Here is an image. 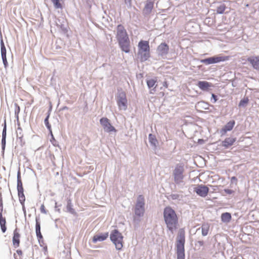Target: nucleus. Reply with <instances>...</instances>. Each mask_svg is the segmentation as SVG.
<instances>
[{"mask_svg":"<svg viewBox=\"0 0 259 259\" xmlns=\"http://www.w3.org/2000/svg\"><path fill=\"white\" fill-rule=\"evenodd\" d=\"M49 116L48 115L45 120V123L48 129L51 130V125L49 124L48 118Z\"/></svg>","mask_w":259,"mask_h":259,"instance_id":"39","label":"nucleus"},{"mask_svg":"<svg viewBox=\"0 0 259 259\" xmlns=\"http://www.w3.org/2000/svg\"><path fill=\"white\" fill-rule=\"evenodd\" d=\"M249 102V99L247 97L244 98L243 99L241 100L239 103V107H245L247 103Z\"/></svg>","mask_w":259,"mask_h":259,"instance_id":"29","label":"nucleus"},{"mask_svg":"<svg viewBox=\"0 0 259 259\" xmlns=\"http://www.w3.org/2000/svg\"><path fill=\"white\" fill-rule=\"evenodd\" d=\"M142 217H139L135 215L134 217V223L135 227H138L139 226V224L141 221V218Z\"/></svg>","mask_w":259,"mask_h":259,"instance_id":"32","label":"nucleus"},{"mask_svg":"<svg viewBox=\"0 0 259 259\" xmlns=\"http://www.w3.org/2000/svg\"><path fill=\"white\" fill-rule=\"evenodd\" d=\"M185 242V233L183 229L179 231L177 240V259H185L184 245Z\"/></svg>","mask_w":259,"mask_h":259,"instance_id":"3","label":"nucleus"},{"mask_svg":"<svg viewBox=\"0 0 259 259\" xmlns=\"http://www.w3.org/2000/svg\"><path fill=\"white\" fill-rule=\"evenodd\" d=\"M235 124V121L234 120L229 121L227 124L221 130L220 133L222 135L225 134L227 132L231 131Z\"/></svg>","mask_w":259,"mask_h":259,"instance_id":"15","label":"nucleus"},{"mask_svg":"<svg viewBox=\"0 0 259 259\" xmlns=\"http://www.w3.org/2000/svg\"><path fill=\"white\" fill-rule=\"evenodd\" d=\"M184 166L181 164H177L172 172L174 182L180 188H183L185 185L184 181Z\"/></svg>","mask_w":259,"mask_h":259,"instance_id":"5","label":"nucleus"},{"mask_svg":"<svg viewBox=\"0 0 259 259\" xmlns=\"http://www.w3.org/2000/svg\"><path fill=\"white\" fill-rule=\"evenodd\" d=\"M1 55L3 60V62L5 68H7L8 66V62L7 59L6 53L7 50L5 47L3 40L2 39L1 41Z\"/></svg>","mask_w":259,"mask_h":259,"instance_id":"13","label":"nucleus"},{"mask_svg":"<svg viewBox=\"0 0 259 259\" xmlns=\"http://www.w3.org/2000/svg\"><path fill=\"white\" fill-rule=\"evenodd\" d=\"M114 246L117 250H120L122 247V239L123 236L121 233L116 229H114Z\"/></svg>","mask_w":259,"mask_h":259,"instance_id":"9","label":"nucleus"},{"mask_svg":"<svg viewBox=\"0 0 259 259\" xmlns=\"http://www.w3.org/2000/svg\"><path fill=\"white\" fill-rule=\"evenodd\" d=\"M194 191L199 196L205 197L208 194L209 188L207 186L203 185H198L195 188Z\"/></svg>","mask_w":259,"mask_h":259,"instance_id":"10","label":"nucleus"},{"mask_svg":"<svg viewBox=\"0 0 259 259\" xmlns=\"http://www.w3.org/2000/svg\"><path fill=\"white\" fill-rule=\"evenodd\" d=\"M2 137L6 138V123L5 122L4 127L2 133Z\"/></svg>","mask_w":259,"mask_h":259,"instance_id":"40","label":"nucleus"},{"mask_svg":"<svg viewBox=\"0 0 259 259\" xmlns=\"http://www.w3.org/2000/svg\"><path fill=\"white\" fill-rule=\"evenodd\" d=\"M40 212L42 213H47V210H46L44 204H42L40 207Z\"/></svg>","mask_w":259,"mask_h":259,"instance_id":"38","label":"nucleus"},{"mask_svg":"<svg viewBox=\"0 0 259 259\" xmlns=\"http://www.w3.org/2000/svg\"><path fill=\"white\" fill-rule=\"evenodd\" d=\"M20 235L17 229L14 231V235L13 237V244L15 248L18 247L20 245Z\"/></svg>","mask_w":259,"mask_h":259,"instance_id":"19","label":"nucleus"},{"mask_svg":"<svg viewBox=\"0 0 259 259\" xmlns=\"http://www.w3.org/2000/svg\"><path fill=\"white\" fill-rule=\"evenodd\" d=\"M218 100V97L217 95H215L214 94L212 93L211 94V101L212 103H215Z\"/></svg>","mask_w":259,"mask_h":259,"instance_id":"37","label":"nucleus"},{"mask_svg":"<svg viewBox=\"0 0 259 259\" xmlns=\"http://www.w3.org/2000/svg\"><path fill=\"white\" fill-rule=\"evenodd\" d=\"M204 245L203 241H198L196 243V245H198L199 247L203 246Z\"/></svg>","mask_w":259,"mask_h":259,"instance_id":"44","label":"nucleus"},{"mask_svg":"<svg viewBox=\"0 0 259 259\" xmlns=\"http://www.w3.org/2000/svg\"><path fill=\"white\" fill-rule=\"evenodd\" d=\"M236 141V138H227L222 142V146L225 148H228L229 147L233 145Z\"/></svg>","mask_w":259,"mask_h":259,"instance_id":"21","label":"nucleus"},{"mask_svg":"<svg viewBox=\"0 0 259 259\" xmlns=\"http://www.w3.org/2000/svg\"><path fill=\"white\" fill-rule=\"evenodd\" d=\"M138 55L140 56V61H147L150 57L149 43L146 40H140L138 45Z\"/></svg>","mask_w":259,"mask_h":259,"instance_id":"4","label":"nucleus"},{"mask_svg":"<svg viewBox=\"0 0 259 259\" xmlns=\"http://www.w3.org/2000/svg\"><path fill=\"white\" fill-rule=\"evenodd\" d=\"M183 198V196L181 195H180V194H176V193H175V194H170L169 196H168V199H172V200H180L182 199V198Z\"/></svg>","mask_w":259,"mask_h":259,"instance_id":"27","label":"nucleus"},{"mask_svg":"<svg viewBox=\"0 0 259 259\" xmlns=\"http://www.w3.org/2000/svg\"><path fill=\"white\" fill-rule=\"evenodd\" d=\"M17 191H24L22 182L19 181V183H17Z\"/></svg>","mask_w":259,"mask_h":259,"instance_id":"35","label":"nucleus"},{"mask_svg":"<svg viewBox=\"0 0 259 259\" xmlns=\"http://www.w3.org/2000/svg\"><path fill=\"white\" fill-rule=\"evenodd\" d=\"M18 195L20 202L22 203L25 201V198L24 194V191H18Z\"/></svg>","mask_w":259,"mask_h":259,"instance_id":"31","label":"nucleus"},{"mask_svg":"<svg viewBox=\"0 0 259 259\" xmlns=\"http://www.w3.org/2000/svg\"><path fill=\"white\" fill-rule=\"evenodd\" d=\"M226 9V6L224 4H222L217 7L216 10L217 13L219 14H222L224 13Z\"/></svg>","mask_w":259,"mask_h":259,"instance_id":"28","label":"nucleus"},{"mask_svg":"<svg viewBox=\"0 0 259 259\" xmlns=\"http://www.w3.org/2000/svg\"><path fill=\"white\" fill-rule=\"evenodd\" d=\"M145 198L142 195L138 196L135 207V214L143 217L145 212Z\"/></svg>","mask_w":259,"mask_h":259,"instance_id":"7","label":"nucleus"},{"mask_svg":"<svg viewBox=\"0 0 259 259\" xmlns=\"http://www.w3.org/2000/svg\"><path fill=\"white\" fill-rule=\"evenodd\" d=\"M116 38L121 51L129 53L131 51L130 40L126 30L122 25H118L117 27Z\"/></svg>","mask_w":259,"mask_h":259,"instance_id":"2","label":"nucleus"},{"mask_svg":"<svg viewBox=\"0 0 259 259\" xmlns=\"http://www.w3.org/2000/svg\"><path fill=\"white\" fill-rule=\"evenodd\" d=\"M110 238H111V240L112 241H113V234L111 233V234H110Z\"/></svg>","mask_w":259,"mask_h":259,"instance_id":"48","label":"nucleus"},{"mask_svg":"<svg viewBox=\"0 0 259 259\" xmlns=\"http://www.w3.org/2000/svg\"><path fill=\"white\" fill-rule=\"evenodd\" d=\"M116 101L119 110L125 111L127 108V100L125 92L122 89H118Z\"/></svg>","mask_w":259,"mask_h":259,"instance_id":"6","label":"nucleus"},{"mask_svg":"<svg viewBox=\"0 0 259 259\" xmlns=\"http://www.w3.org/2000/svg\"><path fill=\"white\" fill-rule=\"evenodd\" d=\"M19 181L20 182H22L21 179V174L20 171H18L17 174V183H19Z\"/></svg>","mask_w":259,"mask_h":259,"instance_id":"43","label":"nucleus"},{"mask_svg":"<svg viewBox=\"0 0 259 259\" xmlns=\"http://www.w3.org/2000/svg\"><path fill=\"white\" fill-rule=\"evenodd\" d=\"M67 208L70 212H71L72 213H74L75 212L74 209L72 208V205L70 200H69L68 201L67 205Z\"/></svg>","mask_w":259,"mask_h":259,"instance_id":"33","label":"nucleus"},{"mask_svg":"<svg viewBox=\"0 0 259 259\" xmlns=\"http://www.w3.org/2000/svg\"><path fill=\"white\" fill-rule=\"evenodd\" d=\"M52 2L53 3V4L55 5V7L56 8H62L61 4L59 2V0H51Z\"/></svg>","mask_w":259,"mask_h":259,"instance_id":"34","label":"nucleus"},{"mask_svg":"<svg viewBox=\"0 0 259 259\" xmlns=\"http://www.w3.org/2000/svg\"><path fill=\"white\" fill-rule=\"evenodd\" d=\"M114 132H116V130H115V128H114Z\"/></svg>","mask_w":259,"mask_h":259,"instance_id":"49","label":"nucleus"},{"mask_svg":"<svg viewBox=\"0 0 259 259\" xmlns=\"http://www.w3.org/2000/svg\"><path fill=\"white\" fill-rule=\"evenodd\" d=\"M224 191L227 194H232L234 192L233 190L229 189H225Z\"/></svg>","mask_w":259,"mask_h":259,"instance_id":"42","label":"nucleus"},{"mask_svg":"<svg viewBox=\"0 0 259 259\" xmlns=\"http://www.w3.org/2000/svg\"><path fill=\"white\" fill-rule=\"evenodd\" d=\"M246 7H248V4H247V5H246Z\"/></svg>","mask_w":259,"mask_h":259,"instance_id":"50","label":"nucleus"},{"mask_svg":"<svg viewBox=\"0 0 259 259\" xmlns=\"http://www.w3.org/2000/svg\"><path fill=\"white\" fill-rule=\"evenodd\" d=\"M198 87L202 91H208L209 88L212 87L211 83L206 81H199L197 83Z\"/></svg>","mask_w":259,"mask_h":259,"instance_id":"20","label":"nucleus"},{"mask_svg":"<svg viewBox=\"0 0 259 259\" xmlns=\"http://www.w3.org/2000/svg\"><path fill=\"white\" fill-rule=\"evenodd\" d=\"M22 251L21 250L18 249L16 251V253L14 254V257L15 259H22Z\"/></svg>","mask_w":259,"mask_h":259,"instance_id":"30","label":"nucleus"},{"mask_svg":"<svg viewBox=\"0 0 259 259\" xmlns=\"http://www.w3.org/2000/svg\"><path fill=\"white\" fill-rule=\"evenodd\" d=\"M6 220L5 217L2 215L0 217V225L2 231L3 233H5L7 230V227L6 226Z\"/></svg>","mask_w":259,"mask_h":259,"instance_id":"25","label":"nucleus"},{"mask_svg":"<svg viewBox=\"0 0 259 259\" xmlns=\"http://www.w3.org/2000/svg\"><path fill=\"white\" fill-rule=\"evenodd\" d=\"M156 52L159 56L164 58L168 53L169 46L165 42H162L157 47Z\"/></svg>","mask_w":259,"mask_h":259,"instance_id":"11","label":"nucleus"},{"mask_svg":"<svg viewBox=\"0 0 259 259\" xmlns=\"http://www.w3.org/2000/svg\"><path fill=\"white\" fill-rule=\"evenodd\" d=\"M3 206L2 203H0V217L3 215Z\"/></svg>","mask_w":259,"mask_h":259,"instance_id":"46","label":"nucleus"},{"mask_svg":"<svg viewBox=\"0 0 259 259\" xmlns=\"http://www.w3.org/2000/svg\"><path fill=\"white\" fill-rule=\"evenodd\" d=\"M202 235L205 236L208 234L209 226L207 224H203L201 227Z\"/></svg>","mask_w":259,"mask_h":259,"instance_id":"26","label":"nucleus"},{"mask_svg":"<svg viewBox=\"0 0 259 259\" xmlns=\"http://www.w3.org/2000/svg\"><path fill=\"white\" fill-rule=\"evenodd\" d=\"M149 142L152 147V149L153 150L155 151L157 149V147L158 144V142L156 138L155 135L150 134L148 136Z\"/></svg>","mask_w":259,"mask_h":259,"instance_id":"18","label":"nucleus"},{"mask_svg":"<svg viewBox=\"0 0 259 259\" xmlns=\"http://www.w3.org/2000/svg\"><path fill=\"white\" fill-rule=\"evenodd\" d=\"M254 69L259 70V56H251L247 59Z\"/></svg>","mask_w":259,"mask_h":259,"instance_id":"14","label":"nucleus"},{"mask_svg":"<svg viewBox=\"0 0 259 259\" xmlns=\"http://www.w3.org/2000/svg\"><path fill=\"white\" fill-rule=\"evenodd\" d=\"M229 56L223 55L214 56L204 59L200 60V62L206 65L218 63L221 62H224L229 60Z\"/></svg>","mask_w":259,"mask_h":259,"instance_id":"8","label":"nucleus"},{"mask_svg":"<svg viewBox=\"0 0 259 259\" xmlns=\"http://www.w3.org/2000/svg\"><path fill=\"white\" fill-rule=\"evenodd\" d=\"M125 3L127 5L128 7H131L132 0H124Z\"/></svg>","mask_w":259,"mask_h":259,"instance_id":"45","label":"nucleus"},{"mask_svg":"<svg viewBox=\"0 0 259 259\" xmlns=\"http://www.w3.org/2000/svg\"><path fill=\"white\" fill-rule=\"evenodd\" d=\"M6 138L2 137V143L4 145L6 144Z\"/></svg>","mask_w":259,"mask_h":259,"instance_id":"47","label":"nucleus"},{"mask_svg":"<svg viewBox=\"0 0 259 259\" xmlns=\"http://www.w3.org/2000/svg\"><path fill=\"white\" fill-rule=\"evenodd\" d=\"M35 229L36 236L38 239V241H39L40 239H42V236L40 232V225L39 222H38V219L37 218L36 219Z\"/></svg>","mask_w":259,"mask_h":259,"instance_id":"23","label":"nucleus"},{"mask_svg":"<svg viewBox=\"0 0 259 259\" xmlns=\"http://www.w3.org/2000/svg\"><path fill=\"white\" fill-rule=\"evenodd\" d=\"M147 84L150 90V94H153L156 91V88L157 87L156 80L154 79H150L147 80Z\"/></svg>","mask_w":259,"mask_h":259,"instance_id":"17","label":"nucleus"},{"mask_svg":"<svg viewBox=\"0 0 259 259\" xmlns=\"http://www.w3.org/2000/svg\"><path fill=\"white\" fill-rule=\"evenodd\" d=\"M108 233L97 234L94 236L93 241L95 243L97 241H102L105 240L108 237Z\"/></svg>","mask_w":259,"mask_h":259,"instance_id":"22","label":"nucleus"},{"mask_svg":"<svg viewBox=\"0 0 259 259\" xmlns=\"http://www.w3.org/2000/svg\"><path fill=\"white\" fill-rule=\"evenodd\" d=\"M198 106H201L204 109L208 108V105L204 102H199L198 103Z\"/></svg>","mask_w":259,"mask_h":259,"instance_id":"36","label":"nucleus"},{"mask_svg":"<svg viewBox=\"0 0 259 259\" xmlns=\"http://www.w3.org/2000/svg\"><path fill=\"white\" fill-rule=\"evenodd\" d=\"M237 179L236 177H232L231 179V183L232 184H235V185L237 184Z\"/></svg>","mask_w":259,"mask_h":259,"instance_id":"41","label":"nucleus"},{"mask_svg":"<svg viewBox=\"0 0 259 259\" xmlns=\"http://www.w3.org/2000/svg\"><path fill=\"white\" fill-rule=\"evenodd\" d=\"M100 122L104 130L106 132H111L113 130V127L106 118H102L100 119Z\"/></svg>","mask_w":259,"mask_h":259,"instance_id":"16","label":"nucleus"},{"mask_svg":"<svg viewBox=\"0 0 259 259\" xmlns=\"http://www.w3.org/2000/svg\"><path fill=\"white\" fill-rule=\"evenodd\" d=\"M221 220L223 222L228 223L231 220V215L229 212L223 213L221 215Z\"/></svg>","mask_w":259,"mask_h":259,"instance_id":"24","label":"nucleus"},{"mask_svg":"<svg viewBox=\"0 0 259 259\" xmlns=\"http://www.w3.org/2000/svg\"><path fill=\"white\" fill-rule=\"evenodd\" d=\"M154 7V2L152 0H147L143 10L144 15H149L152 12Z\"/></svg>","mask_w":259,"mask_h":259,"instance_id":"12","label":"nucleus"},{"mask_svg":"<svg viewBox=\"0 0 259 259\" xmlns=\"http://www.w3.org/2000/svg\"><path fill=\"white\" fill-rule=\"evenodd\" d=\"M163 218L167 229L173 233L177 229L178 218L175 211L170 206H166L164 208Z\"/></svg>","mask_w":259,"mask_h":259,"instance_id":"1","label":"nucleus"}]
</instances>
